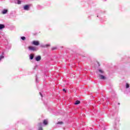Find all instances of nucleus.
Wrapping results in <instances>:
<instances>
[{
  "label": "nucleus",
  "instance_id": "f257e3e1",
  "mask_svg": "<svg viewBox=\"0 0 130 130\" xmlns=\"http://www.w3.org/2000/svg\"><path fill=\"white\" fill-rule=\"evenodd\" d=\"M28 48L29 50H31L32 51H36V47L32 46H29L28 47Z\"/></svg>",
  "mask_w": 130,
  "mask_h": 130
},
{
  "label": "nucleus",
  "instance_id": "f03ea898",
  "mask_svg": "<svg viewBox=\"0 0 130 130\" xmlns=\"http://www.w3.org/2000/svg\"><path fill=\"white\" fill-rule=\"evenodd\" d=\"M31 44L36 45V46L39 45V41H34L32 42Z\"/></svg>",
  "mask_w": 130,
  "mask_h": 130
},
{
  "label": "nucleus",
  "instance_id": "7ed1b4c3",
  "mask_svg": "<svg viewBox=\"0 0 130 130\" xmlns=\"http://www.w3.org/2000/svg\"><path fill=\"white\" fill-rule=\"evenodd\" d=\"M99 78L100 79H101V80H105V79H106V78H105V76H103L102 75H99Z\"/></svg>",
  "mask_w": 130,
  "mask_h": 130
},
{
  "label": "nucleus",
  "instance_id": "20e7f679",
  "mask_svg": "<svg viewBox=\"0 0 130 130\" xmlns=\"http://www.w3.org/2000/svg\"><path fill=\"white\" fill-rule=\"evenodd\" d=\"M24 10L28 11L29 10V5H25L24 6Z\"/></svg>",
  "mask_w": 130,
  "mask_h": 130
},
{
  "label": "nucleus",
  "instance_id": "39448f33",
  "mask_svg": "<svg viewBox=\"0 0 130 130\" xmlns=\"http://www.w3.org/2000/svg\"><path fill=\"white\" fill-rule=\"evenodd\" d=\"M40 59H41V57L40 56H38L36 58V60H37V61H39Z\"/></svg>",
  "mask_w": 130,
  "mask_h": 130
},
{
  "label": "nucleus",
  "instance_id": "423d86ee",
  "mask_svg": "<svg viewBox=\"0 0 130 130\" xmlns=\"http://www.w3.org/2000/svg\"><path fill=\"white\" fill-rule=\"evenodd\" d=\"M43 123L44 124H45V125H46L47 124H48V121H47V120H44L43 121Z\"/></svg>",
  "mask_w": 130,
  "mask_h": 130
},
{
  "label": "nucleus",
  "instance_id": "0eeeda50",
  "mask_svg": "<svg viewBox=\"0 0 130 130\" xmlns=\"http://www.w3.org/2000/svg\"><path fill=\"white\" fill-rule=\"evenodd\" d=\"M80 103H81V102H80V101H76L74 104L75 105H78V104H80Z\"/></svg>",
  "mask_w": 130,
  "mask_h": 130
},
{
  "label": "nucleus",
  "instance_id": "6e6552de",
  "mask_svg": "<svg viewBox=\"0 0 130 130\" xmlns=\"http://www.w3.org/2000/svg\"><path fill=\"white\" fill-rule=\"evenodd\" d=\"M7 13H8V10L7 9H4L2 12V14H7Z\"/></svg>",
  "mask_w": 130,
  "mask_h": 130
},
{
  "label": "nucleus",
  "instance_id": "1a4fd4ad",
  "mask_svg": "<svg viewBox=\"0 0 130 130\" xmlns=\"http://www.w3.org/2000/svg\"><path fill=\"white\" fill-rule=\"evenodd\" d=\"M5 25L4 24H0V29H4Z\"/></svg>",
  "mask_w": 130,
  "mask_h": 130
},
{
  "label": "nucleus",
  "instance_id": "9d476101",
  "mask_svg": "<svg viewBox=\"0 0 130 130\" xmlns=\"http://www.w3.org/2000/svg\"><path fill=\"white\" fill-rule=\"evenodd\" d=\"M30 58L31 59H33V58H34V55L33 54H30Z\"/></svg>",
  "mask_w": 130,
  "mask_h": 130
},
{
  "label": "nucleus",
  "instance_id": "9b49d317",
  "mask_svg": "<svg viewBox=\"0 0 130 130\" xmlns=\"http://www.w3.org/2000/svg\"><path fill=\"white\" fill-rule=\"evenodd\" d=\"M17 4H18V5H21V1L18 0L17 1Z\"/></svg>",
  "mask_w": 130,
  "mask_h": 130
},
{
  "label": "nucleus",
  "instance_id": "f8f14e48",
  "mask_svg": "<svg viewBox=\"0 0 130 130\" xmlns=\"http://www.w3.org/2000/svg\"><path fill=\"white\" fill-rule=\"evenodd\" d=\"M126 88H129V84H128V83L126 84Z\"/></svg>",
  "mask_w": 130,
  "mask_h": 130
},
{
  "label": "nucleus",
  "instance_id": "ddd939ff",
  "mask_svg": "<svg viewBox=\"0 0 130 130\" xmlns=\"http://www.w3.org/2000/svg\"><path fill=\"white\" fill-rule=\"evenodd\" d=\"M21 38L22 40H25V39H26V38L25 37H22Z\"/></svg>",
  "mask_w": 130,
  "mask_h": 130
},
{
  "label": "nucleus",
  "instance_id": "4468645a",
  "mask_svg": "<svg viewBox=\"0 0 130 130\" xmlns=\"http://www.w3.org/2000/svg\"><path fill=\"white\" fill-rule=\"evenodd\" d=\"M99 72H100V73H101L102 74L104 73L103 71H102V70H99Z\"/></svg>",
  "mask_w": 130,
  "mask_h": 130
},
{
  "label": "nucleus",
  "instance_id": "2eb2a0df",
  "mask_svg": "<svg viewBox=\"0 0 130 130\" xmlns=\"http://www.w3.org/2000/svg\"><path fill=\"white\" fill-rule=\"evenodd\" d=\"M39 130H43V129H42V128L40 127V128H39Z\"/></svg>",
  "mask_w": 130,
  "mask_h": 130
},
{
  "label": "nucleus",
  "instance_id": "dca6fc26",
  "mask_svg": "<svg viewBox=\"0 0 130 130\" xmlns=\"http://www.w3.org/2000/svg\"><path fill=\"white\" fill-rule=\"evenodd\" d=\"M4 56H2L1 58H0V60L2 59V58H4Z\"/></svg>",
  "mask_w": 130,
  "mask_h": 130
},
{
  "label": "nucleus",
  "instance_id": "f3484780",
  "mask_svg": "<svg viewBox=\"0 0 130 130\" xmlns=\"http://www.w3.org/2000/svg\"><path fill=\"white\" fill-rule=\"evenodd\" d=\"M46 46L47 47L48 46H50L49 45H46Z\"/></svg>",
  "mask_w": 130,
  "mask_h": 130
},
{
  "label": "nucleus",
  "instance_id": "a211bd4d",
  "mask_svg": "<svg viewBox=\"0 0 130 130\" xmlns=\"http://www.w3.org/2000/svg\"><path fill=\"white\" fill-rule=\"evenodd\" d=\"M56 48H52V50H54V49H55Z\"/></svg>",
  "mask_w": 130,
  "mask_h": 130
},
{
  "label": "nucleus",
  "instance_id": "6ab92c4d",
  "mask_svg": "<svg viewBox=\"0 0 130 130\" xmlns=\"http://www.w3.org/2000/svg\"><path fill=\"white\" fill-rule=\"evenodd\" d=\"M63 91H64V92H66V89H63Z\"/></svg>",
  "mask_w": 130,
  "mask_h": 130
},
{
  "label": "nucleus",
  "instance_id": "aec40b11",
  "mask_svg": "<svg viewBox=\"0 0 130 130\" xmlns=\"http://www.w3.org/2000/svg\"><path fill=\"white\" fill-rule=\"evenodd\" d=\"M60 123H62V122H60Z\"/></svg>",
  "mask_w": 130,
  "mask_h": 130
}]
</instances>
